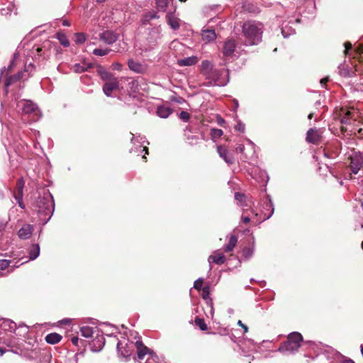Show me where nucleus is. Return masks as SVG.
Wrapping results in <instances>:
<instances>
[{"mask_svg":"<svg viewBox=\"0 0 363 363\" xmlns=\"http://www.w3.org/2000/svg\"><path fill=\"white\" fill-rule=\"evenodd\" d=\"M34 208L43 223H48L52 217L55 208L54 200L51 194L47 191L42 196H38L35 202Z\"/></svg>","mask_w":363,"mask_h":363,"instance_id":"obj_1","label":"nucleus"},{"mask_svg":"<svg viewBox=\"0 0 363 363\" xmlns=\"http://www.w3.org/2000/svg\"><path fill=\"white\" fill-rule=\"evenodd\" d=\"M263 25L259 22L247 21L242 26L246 45L258 44L262 40Z\"/></svg>","mask_w":363,"mask_h":363,"instance_id":"obj_2","label":"nucleus"},{"mask_svg":"<svg viewBox=\"0 0 363 363\" xmlns=\"http://www.w3.org/2000/svg\"><path fill=\"white\" fill-rule=\"evenodd\" d=\"M137 356L134 359L138 363H160L157 355L147 347L145 346L141 340L135 342Z\"/></svg>","mask_w":363,"mask_h":363,"instance_id":"obj_3","label":"nucleus"},{"mask_svg":"<svg viewBox=\"0 0 363 363\" xmlns=\"http://www.w3.org/2000/svg\"><path fill=\"white\" fill-rule=\"evenodd\" d=\"M302 341L301 334L298 332H293L288 335L287 340L280 345L279 351L283 354L294 353L301 347Z\"/></svg>","mask_w":363,"mask_h":363,"instance_id":"obj_4","label":"nucleus"},{"mask_svg":"<svg viewBox=\"0 0 363 363\" xmlns=\"http://www.w3.org/2000/svg\"><path fill=\"white\" fill-rule=\"evenodd\" d=\"M50 41H45L41 45L34 46L31 50L32 58L35 61L48 59L50 55Z\"/></svg>","mask_w":363,"mask_h":363,"instance_id":"obj_5","label":"nucleus"},{"mask_svg":"<svg viewBox=\"0 0 363 363\" xmlns=\"http://www.w3.org/2000/svg\"><path fill=\"white\" fill-rule=\"evenodd\" d=\"M228 69H215L211 73V76L208 77L207 79L210 80V84L211 85L223 86L226 85L227 83L228 82Z\"/></svg>","mask_w":363,"mask_h":363,"instance_id":"obj_6","label":"nucleus"},{"mask_svg":"<svg viewBox=\"0 0 363 363\" xmlns=\"http://www.w3.org/2000/svg\"><path fill=\"white\" fill-rule=\"evenodd\" d=\"M134 348H135V342H129L125 338L119 340L117 343L118 354L125 358H128L132 355Z\"/></svg>","mask_w":363,"mask_h":363,"instance_id":"obj_7","label":"nucleus"},{"mask_svg":"<svg viewBox=\"0 0 363 363\" xmlns=\"http://www.w3.org/2000/svg\"><path fill=\"white\" fill-rule=\"evenodd\" d=\"M160 38V35L157 32H152L150 33L148 38H147V43H145L144 44H141L138 45V44L135 45V48L138 50L140 51V53L142 54L144 52H149L154 49L155 45L157 43V40Z\"/></svg>","mask_w":363,"mask_h":363,"instance_id":"obj_8","label":"nucleus"},{"mask_svg":"<svg viewBox=\"0 0 363 363\" xmlns=\"http://www.w3.org/2000/svg\"><path fill=\"white\" fill-rule=\"evenodd\" d=\"M340 121L344 124H350L352 121H355L359 116V111L354 108H342L340 110Z\"/></svg>","mask_w":363,"mask_h":363,"instance_id":"obj_9","label":"nucleus"},{"mask_svg":"<svg viewBox=\"0 0 363 363\" xmlns=\"http://www.w3.org/2000/svg\"><path fill=\"white\" fill-rule=\"evenodd\" d=\"M350 168L353 174H357L363 164V155L360 152H354L350 157Z\"/></svg>","mask_w":363,"mask_h":363,"instance_id":"obj_10","label":"nucleus"},{"mask_svg":"<svg viewBox=\"0 0 363 363\" xmlns=\"http://www.w3.org/2000/svg\"><path fill=\"white\" fill-rule=\"evenodd\" d=\"M118 33L109 30H106L99 34V40L107 45L113 44L118 40Z\"/></svg>","mask_w":363,"mask_h":363,"instance_id":"obj_11","label":"nucleus"},{"mask_svg":"<svg viewBox=\"0 0 363 363\" xmlns=\"http://www.w3.org/2000/svg\"><path fill=\"white\" fill-rule=\"evenodd\" d=\"M127 65L130 70L137 74H144L147 71L146 65L136 61L133 58L128 60Z\"/></svg>","mask_w":363,"mask_h":363,"instance_id":"obj_12","label":"nucleus"},{"mask_svg":"<svg viewBox=\"0 0 363 363\" xmlns=\"http://www.w3.org/2000/svg\"><path fill=\"white\" fill-rule=\"evenodd\" d=\"M119 88V82L117 78H114L106 82L103 86V91L107 96H111L112 91Z\"/></svg>","mask_w":363,"mask_h":363,"instance_id":"obj_13","label":"nucleus"},{"mask_svg":"<svg viewBox=\"0 0 363 363\" xmlns=\"http://www.w3.org/2000/svg\"><path fill=\"white\" fill-rule=\"evenodd\" d=\"M217 152L219 156L228 164H232L234 163V158L228 150L222 145L217 147Z\"/></svg>","mask_w":363,"mask_h":363,"instance_id":"obj_14","label":"nucleus"},{"mask_svg":"<svg viewBox=\"0 0 363 363\" xmlns=\"http://www.w3.org/2000/svg\"><path fill=\"white\" fill-rule=\"evenodd\" d=\"M21 106L23 112L27 114L33 113L35 115H37L39 111L37 106L30 101H23L21 102Z\"/></svg>","mask_w":363,"mask_h":363,"instance_id":"obj_15","label":"nucleus"},{"mask_svg":"<svg viewBox=\"0 0 363 363\" xmlns=\"http://www.w3.org/2000/svg\"><path fill=\"white\" fill-rule=\"evenodd\" d=\"M201 296L205 300L208 306L210 307V313L213 315L214 313L213 307V300L210 298V289L209 286H205L201 289Z\"/></svg>","mask_w":363,"mask_h":363,"instance_id":"obj_16","label":"nucleus"},{"mask_svg":"<svg viewBox=\"0 0 363 363\" xmlns=\"http://www.w3.org/2000/svg\"><path fill=\"white\" fill-rule=\"evenodd\" d=\"M235 49V41L233 39L226 40L223 48V54L225 57L231 56Z\"/></svg>","mask_w":363,"mask_h":363,"instance_id":"obj_17","label":"nucleus"},{"mask_svg":"<svg viewBox=\"0 0 363 363\" xmlns=\"http://www.w3.org/2000/svg\"><path fill=\"white\" fill-rule=\"evenodd\" d=\"M33 231V225L30 224H25L18 230V235L21 239L27 240L32 235Z\"/></svg>","mask_w":363,"mask_h":363,"instance_id":"obj_18","label":"nucleus"},{"mask_svg":"<svg viewBox=\"0 0 363 363\" xmlns=\"http://www.w3.org/2000/svg\"><path fill=\"white\" fill-rule=\"evenodd\" d=\"M225 260H226L225 257L222 253L215 252L214 254L209 256V257L208 259V261L210 264V270L211 269V264L212 263H214L216 264H222L225 262Z\"/></svg>","mask_w":363,"mask_h":363,"instance_id":"obj_19","label":"nucleus"},{"mask_svg":"<svg viewBox=\"0 0 363 363\" xmlns=\"http://www.w3.org/2000/svg\"><path fill=\"white\" fill-rule=\"evenodd\" d=\"M320 136L318 130L314 128H310L306 134V140L313 144H316L320 140Z\"/></svg>","mask_w":363,"mask_h":363,"instance_id":"obj_20","label":"nucleus"},{"mask_svg":"<svg viewBox=\"0 0 363 363\" xmlns=\"http://www.w3.org/2000/svg\"><path fill=\"white\" fill-rule=\"evenodd\" d=\"M215 69H213L211 62L208 60H203L201 65V72L206 77V79L211 76V73Z\"/></svg>","mask_w":363,"mask_h":363,"instance_id":"obj_21","label":"nucleus"},{"mask_svg":"<svg viewBox=\"0 0 363 363\" xmlns=\"http://www.w3.org/2000/svg\"><path fill=\"white\" fill-rule=\"evenodd\" d=\"M94 65L91 63H86L85 62H82V63H76L74 64L72 69L76 73H82L86 72L88 69L93 68Z\"/></svg>","mask_w":363,"mask_h":363,"instance_id":"obj_22","label":"nucleus"},{"mask_svg":"<svg viewBox=\"0 0 363 363\" xmlns=\"http://www.w3.org/2000/svg\"><path fill=\"white\" fill-rule=\"evenodd\" d=\"M167 21L169 26L174 30H178L180 27V20L176 17L172 13L167 14Z\"/></svg>","mask_w":363,"mask_h":363,"instance_id":"obj_23","label":"nucleus"},{"mask_svg":"<svg viewBox=\"0 0 363 363\" xmlns=\"http://www.w3.org/2000/svg\"><path fill=\"white\" fill-rule=\"evenodd\" d=\"M97 73L101 79L106 82L116 78L110 72L104 69L101 65L97 67Z\"/></svg>","mask_w":363,"mask_h":363,"instance_id":"obj_24","label":"nucleus"},{"mask_svg":"<svg viewBox=\"0 0 363 363\" xmlns=\"http://www.w3.org/2000/svg\"><path fill=\"white\" fill-rule=\"evenodd\" d=\"M198 57L196 56H191L178 60L179 66H192L198 62Z\"/></svg>","mask_w":363,"mask_h":363,"instance_id":"obj_25","label":"nucleus"},{"mask_svg":"<svg viewBox=\"0 0 363 363\" xmlns=\"http://www.w3.org/2000/svg\"><path fill=\"white\" fill-rule=\"evenodd\" d=\"M23 72H18L16 74L11 75L9 77H6V81H5V86H9L13 83L16 82L17 81L20 80L23 78Z\"/></svg>","mask_w":363,"mask_h":363,"instance_id":"obj_26","label":"nucleus"},{"mask_svg":"<svg viewBox=\"0 0 363 363\" xmlns=\"http://www.w3.org/2000/svg\"><path fill=\"white\" fill-rule=\"evenodd\" d=\"M202 39L203 40L208 43L213 41L216 38V35L213 30H203L201 33Z\"/></svg>","mask_w":363,"mask_h":363,"instance_id":"obj_27","label":"nucleus"},{"mask_svg":"<svg viewBox=\"0 0 363 363\" xmlns=\"http://www.w3.org/2000/svg\"><path fill=\"white\" fill-rule=\"evenodd\" d=\"M172 112V109L164 106H160L157 109V115L162 118H167Z\"/></svg>","mask_w":363,"mask_h":363,"instance_id":"obj_28","label":"nucleus"},{"mask_svg":"<svg viewBox=\"0 0 363 363\" xmlns=\"http://www.w3.org/2000/svg\"><path fill=\"white\" fill-rule=\"evenodd\" d=\"M62 340V336L57 333H52L46 335L45 341L51 345L58 343Z\"/></svg>","mask_w":363,"mask_h":363,"instance_id":"obj_29","label":"nucleus"},{"mask_svg":"<svg viewBox=\"0 0 363 363\" xmlns=\"http://www.w3.org/2000/svg\"><path fill=\"white\" fill-rule=\"evenodd\" d=\"M29 259L33 260L36 259L40 254V246L38 244H33L30 247L28 250Z\"/></svg>","mask_w":363,"mask_h":363,"instance_id":"obj_30","label":"nucleus"},{"mask_svg":"<svg viewBox=\"0 0 363 363\" xmlns=\"http://www.w3.org/2000/svg\"><path fill=\"white\" fill-rule=\"evenodd\" d=\"M238 242V238L235 235H232L230 237L228 243L224 246V251L226 252H230L233 250Z\"/></svg>","mask_w":363,"mask_h":363,"instance_id":"obj_31","label":"nucleus"},{"mask_svg":"<svg viewBox=\"0 0 363 363\" xmlns=\"http://www.w3.org/2000/svg\"><path fill=\"white\" fill-rule=\"evenodd\" d=\"M159 16H157V13L154 11H149L146 13L143 18V23H146L154 18H158Z\"/></svg>","mask_w":363,"mask_h":363,"instance_id":"obj_32","label":"nucleus"},{"mask_svg":"<svg viewBox=\"0 0 363 363\" xmlns=\"http://www.w3.org/2000/svg\"><path fill=\"white\" fill-rule=\"evenodd\" d=\"M81 333L82 336L90 337L94 333V329L89 326H83L81 328Z\"/></svg>","mask_w":363,"mask_h":363,"instance_id":"obj_33","label":"nucleus"},{"mask_svg":"<svg viewBox=\"0 0 363 363\" xmlns=\"http://www.w3.org/2000/svg\"><path fill=\"white\" fill-rule=\"evenodd\" d=\"M111 50L110 48H106V49H101V48H96L93 50V54L96 56H104L108 55Z\"/></svg>","mask_w":363,"mask_h":363,"instance_id":"obj_34","label":"nucleus"},{"mask_svg":"<svg viewBox=\"0 0 363 363\" xmlns=\"http://www.w3.org/2000/svg\"><path fill=\"white\" fill-rule=\"evenodd\" d=\"M195 324L196 326H198L202 331H205L208 329V327L206 324L205 323V321L202 318H196L195 319Z\"/></svg>","mask_w":363,"mask_h":363,"instance_id":"obj_35","label":"nucleus"},{"mask_svg":"<svg viewBox=\"0 0 363 363\" xmlns=\"http://www.w3.org/2000/svg\"><path fill=\"white\" fill-rule=\"evenodd\" d=\"M223 134L221 129L212 128L211 130V135L213 139H217L220 138Z\"/></svg>","mask_w":363,"mask_h":363,"instance_id":"obj_36","label":"nucleus"},{"mask_svg":"<svg viewBox=\"0 0 363 363\" xmlns=\"http://www.w3.org/2000/svg\"><path fill=\"white\" fill-rule=\"evenodd\" d=\"M86 40V36L82 33H78L75 35V42L78 44H82Z\"/></svg>","mask_w":363,"mask_h":363,"instance_id":"obj_37","label":"nucleus"},{"mask_svg":"<svg viewBox=\"0 0 363 363\" xmlns=\"http://www.w3.org/2000/svg\"><path fill=\"white\" fill-rule=\"evenodd\" d=\"M24 181L23 178H20L16 182L17 193H23Z\"/></svg>","mask_w":363,"mask_h":363,"instance_id":"obj_38","label":"nucleus"},{"mask_svg":"<svg viewBox=\"0 0 363 363\" xmlns=\"http://www.w3.org/2000/svg\"><path fill=\"white\" fill-rule=\"evenodd\" d=\"M253 254V250L250 247H246L242 250V255L248 259L252 257Z\"/></svg>","mask_w":363,"mask_h":363,"instance_id":"obj_39","label":"nucleus"},{"mask_svg":"<svg viewBox=\"0 0 363 363\" xmlns=\"http://www.w3.org/2000/svg\"><path fill=\"white\" fill-rule=\"evenodd\" d=\"M179 118L184 122H187L190 118V114L186 111H182L179 113Z\"/></svg>","mask_w":363,"mask_h":363,"instance_id":"obj_40","label":"nucleus"},{"mask_svg":"<svg viewBox=\"0 0 363 363\" xmlns=\"http://www.w3.org/2000/svg\"><path fill=\"white\" fill-rule=\"evenodd\" d=\"M203 280L202 278H199L197 280H196L194 281V287L198 290V291H200L201 290V289L203 288L202 287V285H203Z\"/></svg>","mask_w":363,"mask_h":363,"instance_id":"obj_41","label":"nucleus"},{"mask_svg":"<svg viewBox=\"0 0 363 363\" xmlns=\"http://www.w3.org/2000/svg\"><path fill=\"white\" fill-rule=\"evenodd\" d=\"M4 323L5 324V326L6 325L9 326V330H11V331H15L16 330V323L14 322L10 321V320H6V321H4Z\"/></svg>","mask_w":363,"mask_h":363,"instance_id":"obj_42","label":"nucleus"},{"mask_svg":"<svg viewBox=\"0 0 363 363\" xmlns=\"http://www.w3.org/2000/svg\"><path fill=\"white\" fill-rule=\"evenodd\" d=\"M235 129L237 131H240L241 133H243L245 129V124L242 123L241 121H238V123L235 126Z\"/></svg>","mask_w":363,"mask_h":363,"instance_id":"obj_43","label":"nucleus"},{"mask_svg":"<svg viewBox=\"0 0 363 363\" xmlns=\"http://www.w3.org/2000/svg\"><path fill=\"white\" fill-rule=\"evenodd\" d=\"M10 262L9 260L0 259V269L4 270L6 269L9 266Z\"/></svg>","mask_w":363,"mask_h":363,"instance_id":"obj_44","label":"nucleus"},{"mask_svg":"<svg viewBox=\"0 0 363 363\" xmlns=\"http://www.w3.org/2000/svg\"><path fill=\"white\" fill-rule=\"evenodd\" d=\"M35 69L34 65L30 62L28 65H26L24 72H28V77L30 73Z\"/></svg>","mask_w":363,"mask_h":363,"instance_id":"obj_45","label":"nucleus"},{"mask_svg":"<svg viewBox=\"0 0 363 363\" xmlns=\"http://www.w3.org/2000/svg\"><path fill=\"white\" fill-rule=\"evenodd\" d=\"M59 40L60 41V43L64 46V47H68L69 45V40L66 38V37L65 36H62V38H59Z\"/></svg>","mask_w":363,"mask_h":363,"instance_id":"obj_46","label":"nucleus"},{"mask_svg":"<svg viewBox=\"0 0 363 363\" xmlns=\"http://www.w3.org/2000/svg\"><path fill=\"white\" fill-rule=\"evenodd\" d=\"M112 68L115 70L121 71L122 70L123 65L119 62H113L112 64Z\"/></svg>","mask_w":363,"mask_h":363,"instance_id":"obj_47","label":"nucleus"},{"mask_svg":"<svg viewBox=\"0 0 363 363\" xmlns=\"http://www.w3.org/2000/svg\"><path fill=\"white\" fill-rule=\"evenodd\" d=\"M344 45L345 48L344 52L345 55H347L348 51L352 49V43L350 42L345 43Z\"/></svg>","mask_w":363,"mask_h":363,"instance_id":"obj_48","label":"nucleus"},{"mask_svg":"<svg viewBox=\"0 0 363 363\" xmlns=\"http://www.w3.org/2000/svg\"><path fill=\"white\" fill-rule=\"evenodd\" d=\"M338 68H339V72H340V75H342L343 77H346V76L349 75V70L348 69H342L340 67H339Z\"/></svg>","mask_w":363,"mask_h":363,"instance_id":"obj_49","label":"nucleus"},{"mask_svg":"<svg viewBox=\"0 0 363 363\" xmlns=\"http://www.w3.org/2000/svg\"><path fill=\"white\" fill-rule=\"evenodd\" d=\"M216 121H217L218 124L220 126H224V125L225 123V121L220 116H217Z\"/></svg>","mask_w":363,"mask_h":363,"instance_id":"obj_50","label":"nucleus"},{"mask_svg":"<svg viewBox=\"0 0 363 363\" xmlns=\"http://www.w3.org/2000/svg\"><path fill=\"white\" fill-rule=\"evenodd\" d=\"M23 193H21V192L20 193H16L14 195V198H15V199L16 200L17 202L23 201Z\"/></svg>","mask_w":363,"mask_h":363,"instance_id":"obj_51","label":"nucleus"},{"mask_svg":"<svg viewBox=\"0 0 363 363\" xmlns=\"http://www.w3.org/2000/svg\"><path fill=\"white\" fill-rule=\"evenodd\" d=\"M241 219L244 223L247 224L250 221L251 218L248 216L242 215Z\"/></svg>","mask_w":363,"mask_h":363,"instance_id":"obj_52","label":"nucleus"},{"mask_svg":"<svg viewBox=\"0 0 363 363\" xmlns=\"http://www.w3.org/2000/svg\"><path fill=\"white\" fill-rule=\"evenodd\" d=\"M238 325H240V326H241V327L244 329V333H247V331H248V328L247 327V325H245V324H243V323H242V322L240 320H239L238 321Z\"/></svg>","mask_w":363,"mask_h":363,"instance_id":"obj_53","label":"nucleus"},{"mask_svg":"<svg viewBox=\"0 0 363 363\" xmlns=\"http://www.w3.org/2000/svg\"><path fill=\"white\" fill-rule=\"evenodd\" d=\"M127 49L125 48V46L123 47L121 43L118 44V48L116 50V52H125Z\"/></svg>","mask_w":363,"mask_h":363,"instance_id":"obj_54","label":"nucleus"},{"mask_svg":"<svg viewBox=\"0 0 363 363\" xmlns=\"http://www.w3.org/2000/svg\"><path fill=\"white\" fill-rule=\"evenodd\" d=\"M329 80L328 77H325V78H323L321 80H320V84L322 85V86H325V84L327 83V82Z\"/></svg>","mask_w":363,"mask_h":363,"instance_id":"obj_55","label":"nucleus"},{"mask_svg":"<svg viewBox=\"0 0 363 363\" xmlns=\"http://www.w3.org/2000/svg\"><path fill=\"white\" fill-rule=\"evenodd\" d=\"M245 147L242 145H239L238 147H236V150L238 152H242L244 151Z\"/></svg>","mask_w":363,"mask_h":363,"instance_id":"obj_56","label":"nucleus"},{"mask_svg":"<svg viewBox=\"0 0 363 363\" xmlns=\"http://www.w3.org/2000/svg\"><path fill=\"white\" fill-rule=\"evenodd\" d=\"M244 196L243 194H240L239 193H235V198L237 199V200H241V198H242Z\"/></svg>","mask_w":363,"mask_h":363,"instance_id":"obj_57","label":"nucleus"},{"mask_svg":"<svg viewBox=\"0 0 363 363\" xmlns=\"http://www.w3.org/2000/svg\"><path fill=\"white\" fill-rule=\"evenodd\" d=\"M357 53H359V54H363V46L359 45V46L357 48Z\"/></svg>","mask_w":363,"mask_h":363,"instance_id":"obj_58","label":"nucleus"},{"mask_svg":"<svg viewBox=\"0 0 363 363\" xmlns=\"http://www.w3.org/2000/svg\"><path fill=\"white\" fill-rule=\"evenodd\" d=\"M62 23L64 26H70L69 21L67 19L63 20Z\"/></svg>","mask_w":363,"mask_h":363,"instance_id":"obj_59","label":"nucleus"},{"mask_svg":"<svg viewBox=\"0 0 363 363\" xmlns=\"http://www.w3.org/2000/svg\"><path fill=\"white\" fill-rule=\"evenodd\" d=\"M72 342L74 344V345H77V342H78V337H74L72 338Z\"/></svg>","mask_w":363,"mask_h":363,"instance_id":"obj_60","label":"nucleus"},{"mask_svg":"<svg viewBox=\"0 0 363 363\" xmlns=\"http://www.w3.org/2000/svg\"><path fill=\"white\" fill-rule=\"evenodd\" d=\"M17 203H18V206H19L22 209H23V208H25V206H24V204H23V201H18V202H17Z\"/></svg>","mask_w":363,"mask_h":363,"instance_id":"obj_61","label":"nucleus"},{"mask_svg":"<svg viewBox=\"0 0 363 363\" xmlns=\"http://www.w3.org/2000/svg\"><path fill=\"white\" fill-rule=\"evenodd\" d=\"M343 363H355L353 360L350 359H345Z\"/></svg>","mask_w":363,"mask_h":363,"instance_id":"obj_62","label":"nucleus"},{"mask_svg":"<svg viewBox=\"0 0 363 363\" xmlns=\"http://www.w3.org/2000/svg\"><path fill=\"white\" fill-rule=\"evenodd\" d=\"M281 33L284 38L287 37V34L286 33V31L284 28L281 29Z\"/></svg>","mask_w":363,"mask_h":363,"instance_id":"obj_63","label":"nucleus"},{"mask_svg":"<svg viewBox=\"0 0 363 363\" xmlns=\"http://www.w3.org/2000/svg\"><path fill=\"white\" fill-rule=\"evenodd\" d=\"M234 104H235L234 109L235 110L238 107V101L237 100H234Z\"/></svg>","mask_w":363,"mask_h":363,"instance_id":"obj_64","label":"nucleus"}]
</instances>
